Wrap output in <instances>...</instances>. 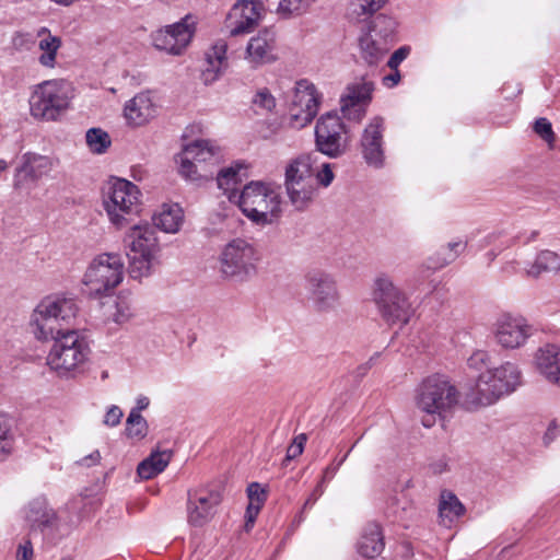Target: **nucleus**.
Segmentation results:
<instances>
[{"label":"nucleus","mask_w":560,"mask_h":560,"mask_svg":"<svg viewBox=\"0 0 560 560\" xmlns=\"http://www.w3.org/2000/svg\"><path fill=\"white\" fill-rule=\"evenodd\" d=\"M465 506L458 498L451 491H442L439 503L440 523L445 527H451L453 522L464 515Z\"/></svg>","instance_id":"473e14b6"},{"label":"nucleus","mask_w":560,"mask_h":560,"mask_svg":"<svg viewBox=\"0 0 560 560\" xmlns=\"http://www.w3.org/2000/svg\"><path fill=\"white\" fill-rule=\"evenodd\" d=\"M415 406L423 413L421 422L432 428L438 420H444L459 401V392L445 376L431 375L424 378L415 390Z\"/></svg>","instance_id":"f257e3e1"},{"label":"nucleus","mask_w":560,"mask_h":560,"mask_svg":"<svg viewBox=\"0 0 560 560\" xmlns=\"http://www.w3.org/2000/svg\"><path fill=\"white\" fill-rule=\"evenodd\" d=\"M306 442V435L304 433L299 434L292 441V443L287 448V460H291L300 456L304 450V445Z\"/></svg>","instance_id":"8fccbe9b"},{"label":"nucleus","mask_w":560,"mask_h":560,"mask_svg":"<svg viewBox=\"0 0 560 560\" xmlns=\"http://www.w3.org/2000/svg\"><path fill=\"white\" fill-rule=\"evenodd\" d=\"M346 133V125L336 113L324 114L315 126L317 150L329 158L342 155L348 144Z\"/></svg>","instance_id":"4468645a"},{"label":"nucleus","mask_w":560,"mask_h":560,"mask_svg":"<svg viewBox=\"0 0 560 560\" xmlns=\"http://www.w3.org/2000/svg\"><path fill=\"white\" fill-rule=\"evenodd\" d=\"M85 142L89 150L93 154H104L112 145V138L109 133L102 128H90L85 132Z\"/></svg>","instance_id":"ea45409f"},{"label":"nucleus","mask_w":560,"mask_h":560,"mask_svg":"<svg viewBox=\"0 0 560 560\" xmlns=\"http://www.w3.org/2000/svg\"><path fill=\"white\" fill-rule=\"evenodd\" d=\"M195 31L196 22L192 16L187 15L179 22L152 33V45L158 50L180 56L190 44Z\"/></svg>","instance_id":"2eb2a0df"},{"label":"nucleus","mask_w":560,"mask_h":560,"mask_svg":"<svg viewBox=\"0 0 560 560\" xmlns=\"http://www.w3.org/2000/svg\"><path fill=\"white\" fill-rule=\"evenodd\" d=\"M560 434V425L556 421L550 422L545 435L544 442L546 445L550 444Z\"/></svg>","instance_id":"bf43d9fd"},{"label":"nucleus","mask_w":560,"mask_h":560,"mask_svg":"<svg viewBox=\"0 0 560 560\" xmlns=\"http://www.w3.org/2000/svg\"><path fill=\"white\" fill-rule=\"evenodd\" d=\"M8 168V163L4 160H0V174Z\"/></svg>","instance_id":"338daca9"},{"label":"nucleus","mask_w":560,"mask_h":560,"mask_svg":"<svg viewBox=\"0 0 560 560\" xmlns=\"http://www.w3.org/2000/svg\"><path fill=\"white\" fill-rule=\"evenodd\" d=\"M172 458L170 451L152 452L149 457L143 459L137 468L138 476L143 480L154 478L167 467Z\"/></svg>","instance_id":"72a5a7b5"},{"label":"nucleus","mask_w":560,"mask_h":560,"mask_svg":"<svg viewBox=\"0 0 560 560\" xmlns=\"http://www.w3.org/2000/svg\"><path fill=\"white\" fill-rule=\"evenodd\" d=\"M69 85L61 80H48L34 86L30 97L31 113L36 118L55 120L68 108Z\"/></svg>","instance_id":"9b49d317"},{"label":"nucleus","mask_w":560,"mask_h":560,"mask_svg":"<svg viewBox=\"0 0 560 560\" xmlns=\"http://www.w3.org/2000/svg\"><path fill=\"white\" fill-rule=\"evenodd\" d=\"M232 203H234V202L230 201L229 199L226 201H220L218 203V208L214 209L210 213L211 222L212 223H220L223 220H225L231 214V212L233 210Z\"/></svg>","instance_id":"09e8293b"},{"label":"nucleus","mask_w":560,"mask_h":560,"mask_svg":"<svg viewBox=\"0 0 560 560\" xmlns=\"http://www.w3.org/2000/svg\"><path fill=\"white\" fill-rule=\"evenodd\" d=\"M536 260L541 269L548 271L558 265V255L551 250H542L537 255Z\"/></svg>","instance_id":"3c124183"},{"label":"nucleus","mask_w":560,"mask_h":560,"mask_svg":"<svg viewBox=\"0 0 560 560\" xmlns=\"http://www.w3.org/2000/svg\"><path fill=\"white\" fill-rule=\"evenodd\" d=\"M246 492L248 498V505L245 512L244 528L246 532H249L253 528L257 515L259 514L268 498V487L258 482H252L248 485Z\"/></svg>","instance_id":"c756f323"},{"label":"nucleus","mask_w":560,"mask_h":560,"mask_svg":"<svg viewBox=\"0 0 560 560\" xmlns=\"http://www.w3.org/2000/svg\"><path fill=\"white\" fill-rule=\"evenodd\" d=\"M399 80H400V74H399L398 70H395V73H393V74L385 75L383 79L384 84L387 86L396 85L399 82Z\"/></svg>","instance_id":"e2e57ef3"},{"label":"nucleus","mask_w":560,"mask_h":560,"mask_svg":"<svg viewBox=\"0 0 560 560\" xmlns=\"http://www.w3.org/2000/svg\"><path fill=\"white\" fill-rule=\"evenodd\" d=\"M544 271L546 270L538 266V260H535V262L527 270V275L533 278H538Z\"/></svg>","instance_id":"0e129e2a"},{"label":"nucleus","mask_w":560,"mask_h":560,"mask_svg":"<svg viewBox=\"0 0 560 560\" xmlns=\"http://www.w3.org/2000/svg\"><path fill=\"white\" fill-rule=\"evenodd\" d=\"M467 242L457 240L450 242L446 246L442 247L434 257H431L433 269L442 268L453 262L466 248Z\"/></svg>","instance_id":"58836bf2"},{"label":"nucleus","mask_w":560,"mask_h":560,"mask_svg":"<svg viewBox=\"0 0 560 560\" xmlns=\"http://www.w3.org/2000/svg\"><path fill=\"white\" fill-rule=\"evenodd\" d=\"M243 214L257 225L276 222L280 213V192L276 184L252 180L238 194L230 195Z\"/></svg>","instance_id":"f03ea898"},{"label":"nucleus","mask_w":560,"mask_h":560,"mask_svg":"<svg viewBox=\"0 0 560 560\" xmlns=\"http://www.w3.org/2000/svg\"><path fill=\"white\" fill-rule=\"evenodd\" d=\"M316 177V188L318 189V185L323 187H328L334 180V172L331 171L329 164H324L319 172L315 171Z\"/></svg>","instance_id":"864d4df0"},{"label":"nucleus","mask_w":560,"mask_h":560,"mask_svg":"<svg viewBox=\"0 0 560 560\" xmlns=\"http://www.w3.org/2000/svg\"><path fill=\"white\" fill-rule=\"evenodd\" d=\"M247 171L248 165L245 162L236 161L218 173V187L223 190L229 200L230 195L240 192L236 186L248 177Z\"/></svg>","instance_id":"cd10ccee"},{"label":"nucleus","mask_w":560,"mask_h":560,"mask_svg":"<svg viewBox=\"0 0 560 560\" xmlns=\"http://www.w3.org/2000/svg\"><path fill=\"white\" fill-rule=\"evenodd\" d=\"M13 451V434L7 419L0 417V462Z\"/></svg>","instance_id":"37998d69"},{"label":"nucleus","mask_w":560,"mask_h":560,"mask_svg":"<svg viewBox=\"0 0 560 560\" xmlns=\"http://www.w3.org/2000/svg\"><path fill=\"white\" fill-rule=\"evenodd\" d=\"M387 0H354V12L358 15H371L378 11Z\"/></svg>","instance_id":"a18cd8bd"},{"label":"nucleus","mask_w":560,"mask_h":560,"mask_svg":"<svg viewBox=\"0 0 560 560\" xmlns=\"http://www.w3.org/2000/svg\"><path fill=\"white\" fill-rule=\"evenodd\" d=\"M185 222V213L178 203L165 202L152 214L153 226L167 234H176Z\"/></svg>","instance_id":"393cba45"},{"label":"nucleus","mask_w":560,"mask_h":560,"mask_svg":"<svg viewBox=\"0 0 560 560\" xmlns=\"http://www.w3.org/2000/svg\"><path fill=\"white\" fill-rule=\"evenodd\" d=\"M228 67V44L224 40H218L205 50L200 80L205 85H211L224 74Z\"/></svg>","instance_id":"412c9836"},{"label":"nucleus","mask_w":560,"mask_h":560,"mask_svg":"<svg viewBox=\"0 0 560 560\" xmlns=\"http://www.w3.org/2000/svg\"><path fill=\"white\" fill-rule=\"evenodd\" d=\"M384 549L381 527L377 524H369L358 542V551L365 558H375Z\"/></svg>","instance_id":"2f4dec72"},{"label":"nucleus","mask_w":560,"mask_h":560,"mask_svg":"<svg viewBox=\"0 0 560 560\" xmlns=\"http://www.w3.org/2000/svg\"><path fill=\"white\" fill-rule=\"evenodd\" d=\"M376 358H377V354H375V355L371 357V358H370V360H369L365 364H363V365L359 366V368H358V373H359L360 375H364V374L366 373V371L372 366V364H373V362H374V360H375Z\"/></svg>","instance_id":"69168bd1"},{"label":"nucleus","mask_w":560,"mask_h":560,"mask_svg":"<svg viewBox=\"0 0 560 560\" xmlns=\"http://www.w3.org/2000/svg\"><path fill=\"white\" fill-rule=\"evenodd\" d=\"M38 49L40 55L38 61L43 67L54 68L56 65V57L59 48L61 47V39L58 36L51 35V33L42 28L38 32Z\"/></svg>","instance_id":"f704fd0d"},{"label":"nucleus","mask_w":560,"mask_h":560,"mask_svg":"<svg viewBox=\"0 0 560 560\" xmlns=\"http://www.w3.org/2000/svg\"><path fill=\"white\" fill-rule=\"evenodd\" d=\"M289 202L298 211L307 209L315 200L318 191L316 183H296L285 186Z\"/></svg>","instance_id":"7c9ffc66"},{"label":"nucleus","mask_w":560,"mask_h":560,"mask_svg":"<svg viewBox=\"0 0 560 560\" xmlns=\"http://www.w3.org/2000/svg\"><path fill=\"white\" fill-rule=\"evenodd\" d=\"M395 22L386 15H377L368 34L360 38L362 58L369 65H376L383 59L394 39Z\"/></svg>","instance_id":"ddd939ff"},{"label":"nucleus","mask_w":560,"mask_h":560,"mask_svg":"<svg viewBox=\"0 0 560 560\" xmlns=\"http://www.w3.org/2000/svg\"><path fill=\"white\" fill-rule=\"evenodd\" d=\"M277 31L264 28L252 37L246 47V59L255 65H264L276 59Z\"/></svg>","instance_id":"b1692460"},{"label":"nucleus","mask_w":560,"mask_h":560,"mask_svg":"<svg viewBox=\"0 0 560 560\" xmlns=\"http://www.w3.org/2000/svg\"><path fill=\"white\" fill-rule=\"evenodd\" d=\"M125 264L119 254L102 253L88 265L82 283L89 294L102 296L113 292L124 280Z\"/></svg>","instance_id":"6e6552de"},{"label":"nucleus","mask_w":560,"mask_h":560,"mask_svg":"<svg viewBox=\"0 0 560 560\" xmlns=\"http://www.w3.org/2000/svg\"><path fill=\"white\" fill-rule=\"evenodd\" d=\"M148 422L141 415H136V412L128 415L125 424V433L128 439L140 441L148 435Z\"/></svg>","instance_id":"a19ab883"},{"label":"nucleus","mask_w":560,"mask_h":560,"mask_svg":"<svg viewBox=\"0 0 560 560\" xmlns=\"http://www.w3.org/2000/svg\"><path fill=\"white\" fill-rule=\"evenodd\" d=\"M259 260L256 248L243 238L229 242L219 256V270L223 278L245 281L256 272Z\"/></svg>","instance_id":"9d476101"},{"label":"nucleus","mask_w":560,"mask_h":560,"mask_svg":"<svg viewBox=\"0 0 560 560\" xmlns=\"http://www.w3.org/2000/svg\"><path fill=\"white\" fill-rule=\"evenodd\" d=\"M488 354L485 351H476L468 359V365L476 370L486 364Z\"/></svg>","instance_id":"4d7b16f0"},{"label":"nucleus","mask_w":560,"mask_h":560,"mask_svg":"<svg viewBox=\"0 0 560 560\" xmlns=\"http://www.w3.org/2000/svg\"><path fill=\"white\" fill-rule=\"evenodd\" d=\"M322 94L314 83L301 79L288 90L282 110V127L301 130L316 117L322 103Z\"/></svg>","instance_id":"0eeeda50"},{"label":"nucleus","mask_w":560,"mask_h":560,"mask_svg":"<svg viewBox=\"0 0 560 560\" xmlns=\"http://www.w3.org/2000/svg\"><path fill=\"white\" fill-rule=\"evenodd\" d=\"M122 417V410L118 406L113 405L107 409L104 416L103 423L110 428L117 427L120 423Z\"/></svg>","instance_id":"603ef678"},{"label":"nucleus","mask_w":560,"mask_h":560,"mask_svg":"<svg viewBox=\"0 0 560 560\" xmlns=\"http://www.w3.org/2000/svg\"><path fill=\"white\" fill-rule=\"evenodd\" d=\"M175 162L177 163L179 175L185 179L198 182L202 178L201 174L198 172L196 162L190 156L186 155L184 150L175 156Z\"/></svg>","instance_id":"79ce46f5"},{"label":"nucleus","mask_w":560,"mask_h":560,"mask_svg":"<svg viewBox=\"0 0 560 560\" xmlns=\"http://www.w3.org/2000/svg\"><path fill=\"white\" fill-rule=\"evenodd\" d=\"M30 326L35 339L42 342L55 341L66 332L74 330L52 317L40 303L36 305L31 315Z\"/></svg>","instance_id":"4be33fe9"},{"label":"nucleus","mask_w":560,"mask_h":560,"mask_svg":"<svg viewBox=\"0 0 560 560\" xmlns=\"http://www.w3.org/2000/svg\"><path fill=\"white\" fill-rule=\"evenodd\" d=\"M535 132L548 144H552L556 140L551 122L547 118H538L534 124Z\"/></svg>","instance_id":"de8ad7c7"},{"label":"nucleus","mask_w":560,"mask_h":560,"mask_svg":"<svg viewBox=\"0 0 560 560\" xmlns=\"http://www.w3.org/2000/svg\"><path fill=\"white\" fill-rule=\"evenodd\" d=\"M39 303L50 312L52 317L68 327L72 325L79 311L77 301L63 294L47 295Z\"/></svg>","instance_id":"a878e982"},{"label":"nucleus","mask_w":560,"mask_h":560,"mask_svg":"<svg viewBox=\"0 0 560 560\" xmlns=\"http://www.w3.org/2000/svg\"><path fill=\"white\" fill-rule=\"evenodd\" d=\"M91 349L77 331H68L52 342L46 357L49 371L61 378H73L84 371Z\"/></svg>","instance_id":"423d86ee"},{"label":"nucleus","mask_w":560,"mask_h":560,"mask_svg":"<svg viewBox=\"0 0 560 560\" xmlns=\"http://www.w3.org/2000/svg\"><path fill=\"white\" fill-rule=\"evenodd\" d=\"M195 162L206 163L221 154V148L212 140H195L183 149Z\"/></svg>","instance_id":"e433bc0d"},{"label":"nucleus","mask_w":560,"mask_h":560,"mask_svg":"<svg viewBox=\"0 0 560 560\" xmlns=\"http://www.w3.org/2000/svg\"><path fill=\"white\" fill-rule=\"evenodd\" d=\"M310 154H302L291 160L285 167V186L296 183H316L315 168Z\"/></svg>","instance_id":"c85d7f7f"},{"label":"nucleus","mask_w":560,"mask_h":560,"mask_svg":"<svg viewBox=\"0 0 560 560\" xmlns=\"http://www.w3.org/2000/svg\"><path fill=\"white\" fill-rule=\"evenodd\" d=\"M34 552L31 541H24L18 546L15 560H33Z\"/></svg>","instance_id":"6e6d98bb"},{"label":"nucleus","mask_w":560,"mask_h":560,"mask_svg":"<svg viewBox=\"0 0 560 560\" xmlns=\"http://www.w3.org/2000/svg\"><path fill=\"white\" fill-rule=\"evenodd\" d=\"M307 300L315 313L328 314L340 306L341 294L334 275L312 269L304 277Z\"/></svg>","instance_id":"f8f14e48"},{"label":"nucleus","mask_w":560,"mask_h":560,"mask_svg":"<svg viewBox=\"0 0 560 560\" xmlns=\"http://www.w3.org/2000/svg\"><path fill=\"white\" fill-rule=\"evenodd\" d=\"M253 102L258 108L266 113L271 112L277 105L276 97L267 89H260L256 93Z\"/></svg>","instance_id":"49530a36"},{"label":"nucleus","mask_w":560,"mask_h":560,"mask_svg":"<svg viewBox=\"0 0 560 560\" xmlns=\"http://www.w3.org/2000/svg\"><path fill=\"white\" fill-rule=\"evenodd\" d=\"M124 118L129 127H142L158 115V106L149 92H140L124 105Z\"/></svg>","instance_id":"5701e85b"},{"label":"nucleus","mask_w":560,"mask_h":560,"mask_svg":"<svg viewBox=\"0 0 560 560\" xmlns=\"http://www.w3.org/2000/svg\"><path fill=\"white\" fill-rule=\"evenodd\" d=\"M278 130V125L275 126V128L271 130V133L276 132Z\"/></svg>","instance_id":"774afa93"},{"label":"nucleus","mask_w":560,"mask_h":560,"mask_svg":"<svg viewBox=\"0 0 560 560\" xmlns=\"http://www.w3.org/2000/svg\"><path fill=\"white\" fill-rule=\"evenodd\" d=\"M149 406H150L149 397H147L144 395H139L136 398V406L130 410L129 413H135L136 412V415H141L140 412L142 410H145Z\"/></svg>","instance_id":"052dcab7"},{"label":"nucleus","mask_w":560,"mask_h":560,"mask_svg":"<svg viewBox=\"0 0 560 560\" xmlns=\"http://www.w3.org/2000/svg\"><path fill=\"white\" fill-rule=\"evenodd\" d=\"M384 131V118L375 116L368 122L361 135L362 158L369 166L374 168H381L385 164Z\"/></svg>","instance_id":"a211bd4d"},{"label":"nucleus","mask_w":560,"mask_h":560,"mask_svg":"<svg viewBox=\"0 0 560 560\" xmlns=\"http://www.w3.org/2000/svg\"><path fill=\"white\" fill-rule=\"evenodd\" d=\"M409 54V48L407 47H400L398 48L389 58L387 66L393 69L397 70L398 66L407 58Z\"/></svg>","instance_id":"5fc2aeb1"},{"label":"nucleus","mask_w":560,"mask_h":560,"mask_svg":"<svg viewBox=\"0 0 560 560\" xmlns=\"http://www.w3.org/2000/svg\"><path fill=\"white\" fill-rule=\"evenodd\" d=\"M101 460V454L98 451H94L93 453H91L90 455L83 457L82 459L79 460V464L81 466H85V467H91V466H94V465H97Z\"/></svg>","instance_id":"680f3d73"},{"label":"nucleus","mask_w":560,"mask_h":560,"mask_svg":"<svg viewBox=\"0 0 560 560\" xmlns=\"http://www.w3.org/2000/svg\"><path fill=\"white\" fill-rule=\"evenodd\" d=\"M264 5L257 0H238L229 14V27L232 36L248 34L259 24Z\"/></svg>","instance_id":"aec40b11"},{"label":"nucleus","mask_w":560,"mask_h":560,"mask_svg":"<svg viewBox=\"0 0 560 560\" xmlns=\"http://www.w3.org/2000/svg\"><path fill=\"white\" fill-rule=\"evenodd\" d=\"M27 520L32 526L39 528L50 527L56 522V513L48 508L43 500L34 501L30 504Z\"/></svg>","instance_id":"4c0bfd02"},{"label":"nucleus","mask_w":560,"mask_h":560,"mask_svg":"<svg viewBox=\"0 0 560 560\" xmlns=\"http://www.w3.org/2000/svg\"><path fill=\"white\" fill-rule=\"evenodd\" d=\"M32 168L36 170L38 168V175H43L50 171L51 168V161L48 158L45 156H37L32 162Z\"/></svg>","instance_id":"13d9d810"},{"label":"nucleus","mask_w":560,"mask_h":560,"mask_svg":"<svg viewBox=\"0 0 560 560\" xmlns=\"http://www.w3.org/2000/svg\"><path fill=\"white\" fill-rule=\"evenodd\" d=\"M521 383L522 373L517 365L505 362L482 372L475 386L466 394V401L474 407L491 406L503 396L513 393Z\"/></svg>","instance_id":"39448f33"},{"label":"nucleus","mask_w":560,"mask_h":560,"mask_svg":"<svg viewBox=\"0 0 560 560\" xmlns=\"http://www.w3.org/2000/svg\"><path fill=\"white\" fill-rule=\"evenodd\" d=\"M102 207L109 224L121 230L141 212V189L128 179L112 177L103 190Z\"/></svg>","instance_id":"7ed1b4c3"},{"label":"nucleus","mask_w":560,"mask_h":560,"mask_svg":"<svg viewBox=\"0 0 560 560\" xmlns=\"http://www.w3.org/2000/svg\"><path fill=\"white\" fill-rule=\"evenodd\" d=\"M312 0H282V18L305 13Z\"/></svg>","instance_id":"c03bdc74"},{"label":"nucleus","mask_w":560,"mask_h":560,"mask_svg":"<svg viewBox=\"0 0 560 560\" xmlns=\"http://www.w3.org/2000/svg\"><path fill=\"white\" fill-rule=\"evenodd\" d=\"M537 370L550 382L560 381V346L545 345L535 353Z\"/></svg>","instance_id":"bb28decb"},{"label":"nucleus","mask_w":560,"mask_h":560,"mask_svg":"<svg viewBox=\"0 0 560 560\" xmlns=\"http://www.w3.org/2000/svg\"><path fill=\"white\" fill-rule=\"evenodd\" d=\"M533 334L527 319L517 315H503L495 324V339L505 349L523 347Z\"/></svg>","instance_id":"6ab92c4d"},{"label":"nucleus","mask_w":560,"mask_h":560,"mask_svg":"<svg viewBox=\"0 0 560 560\" xmlns=\"http://www.w3.org/2000/svg\"><path fill=\"white\" fill-rule=\"evenodd\" d=\"M128 249L129 273L141 280L149 277L159 264L161 246L158 234L148 222L135 224L124 236Z\"/></svg>","instance_id":"20e7f679"},{"label":"nucleus","mask_w":560,"mask_h":560,"mask_svg":"<svg viewBox=\"0 0 560 560\" xmlns=\"http://www.w3.org/2000/svg\"><path fill=\"white\" fill-rule=\"evenodd\" d=\"M220 502V494L215 491L205 488L189 491L186 503L188 525L195 528L208 525L217 514Z\"/></svg>","instance_id":"f3484780"},{"label":"nucleus","mask_w":560,"mask_h":560,"mask_svg":"<svg viewBox=\"0 0 560 560\" xmlns=\"http://www.w3.org/2000/svg\"><path fill=\"white\" fill-rule=\"evenodd\" d=\"M373 91V82L364 77L349 83L340 96V112L343 118L361 121L366 115Z\"/></svg>","instance_id":"dca6fc26"},{"label":"nucleus","mask_w":560,"mask_h":560,"mask_svg":"<svg viewBox=\"0 0 560 560\" xmlns=\"http://www.w3.org/2000/svg\"><path fill=\"white\" fill-rule=\"evenodd\" d=\"M372 300L382 318L388 324H406L411 308L406 293L387 273H380L373 280Z\"/></svg>","instance_id":"1a4fd4ad"},{"label":"nucleus","mask_w":560,"mask_h":560,"mask_svg":"<svg viewBox=\"0 0 560 560\" xmlns=\"http://www.w3.org/2000/svg\"><path fill=\"white\" fill-rule=\"evenodd\" d=\"M137 315V308L131 294L121 291L115 299L109 318L118 325L131 322Z\"/></svg>","instance_id":"c9c22d12"}]
</instances>
